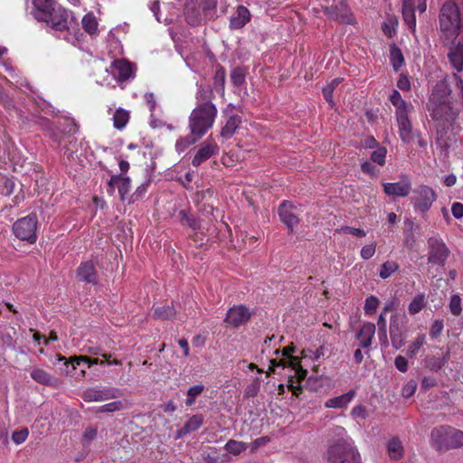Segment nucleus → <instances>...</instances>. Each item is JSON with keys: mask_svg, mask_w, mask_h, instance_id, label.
Returning a JSON list of instances; mask_svg holds the SVG:
<instances>
[{"mask_svg": "<svg viewBox=\"0 0 463 463\" xmlns=\"http://www.w3.org/2000/svg\"><path fill=\"white\" fill-rule=\"evenodd\" d=\"M203 422V419L202 415H193L184 425V427L186 429V431L193 432L196 430H198Z\"/></svg>", "mask_w": 463, "mask_h": 463, "instance_id": "46", "label": "nucleus"}, {"mask_svg": "<svg viewBox=\"0 0 463 463\" xmlns=\"http://www.w3.org/2000/svg\"><path fill=\"white\" fill-rule=\"evenodd\" d=\"M71 364L72 370H75L76 366H80L81 364H86L88 368H90L93 364L103 365V360L91 359L88 356H75L71 359Z\"/></svg>", "mask_w": 463, "mask_h": 463, "instance_id": "35", "label": "nucleus"}, {"mask_svg": "<svg viewBox=\"0 0 463 463\" xmlns=\"http://www.w3.org/2000/svg\"><path fill=\"white\" fill-rule=\"evenodd\" d=\"M413 109V106L411 103L406 102L405 104L396 107L395 116L396 120L409 119V113Z\"/></svg>", "mask_w": 463, "mask_h": 463, "instance_id": "50", "label": "nucleus"}, {"mask_svg": "<svg viewBox=\"0 0 463 463\" xmlns=\"http://www.w3.org/2000/svg\"><path fill=\"white\" fill-rule=\"evenodd\" d=\"M248 446L245 442L238 441L235 439H230L224 446L227 452L232 455H240L241 452L247 449Z\"/></svg>", "mask_w": 463, "mask_h": 463, "instance_id": "34", "label": "nucleus"}, {"mask_svg": "<svg viewBox=\"0 0 463 463\" xmlns=\"http://www.w3.org/2000/svg\"><path fill=\"white\" fill-rule=\"evenodd\" d=\"M424 307V296H416L409 305L408 310L411 315L419 313Z\"/></svg>", "mask_w": 463, "mask_h": 463, "instance_id": "48", "label": "nucleus"}, {"mask_svg": "<svg viewBox=\"0 0 463 463\" xmlns=\"http://www.w3.org/2000/svg\"><path fill=\"white\" fill-rule=\"evenodd\" d=\"M430 442L438 451H447L463 446V431L452 426L435 427L430 432Z\"/></svg>", "mask_w": 463, "mask_h": 463, "instance_id": "5", "label": "nucleus"}, {"mask_svg": "<svg viewBox=\"0 0 463 463\" xmlns=\"http://www.w3.org/2000/svg\"><path fill=\"white\" fill-rule=\"evenodd\" d=\"M439 26L448 58L458 71L463 70V13L454 2H446L439 13Z\"/></svg>", "mask_w": 463, "mask_h": 463, "instance_id": "2", "label": "nucleus"}, {"mask_svg": "<svg viewBox=\"0 0 463 463\" xmlns=\"http://www.w3.org/2000/svg\"><path fill=\"white\" fill-rule=\"evenodd\" d=\"M415 4L412 0H403L402 16L408 28L413 33L416 30Z\"/></svg>", "mask_w": 463, "mask_h": 463, "instance_id": "23", "label": "nucleus"}, {"mask_svg": "<svg viewBox=\"0 0 463 463\" xmlns=\"http://www.w3.org/2000/svg\"><path fill=\"white\" fill-rule=\"evenodd\" d=\"M449 359V353L447 352L442 357L428 356L425 359V366L431 371L438 372Z\"/></svg>", "mask_w": 463, "mask_h": 463, "instance_id": "28", "label": "nucleus"}, {"mask_svg": "<svg viewBox=\"0 0 463 463\" xmlns=\"http://www.w3.org/2000/svg\"><path fill=\"white\" fill-rule=\"evenodd\" d=\"M379 306V299L374 296H370L365 299L364 303V313L368 316H371L375 313L377 307Z\"/></svg>", "mask_w": 463, "mask_h": 463, "instance_id": "49", "label": "nucleus"}, {"mask_svg": "<svg viewBox=\"0 0 463 463\" xmlns=\"http://www.w3.org/2000/svg\"><path fill=\"white\" fill-rule=\"evenodd\" d=\"M97 429L90 427L84 430L83 438L89 441L94 439L97 436Z\"/></svg>", "mask_w": 463, "mask_h": 463, "instance_id": "64", "label": "nucleus"}, {"mask_svg": "<svg viewBox=\"0 0 463 463\" xmlns=\"http://www.w3.org/2000/svg\"><path fill=\"white\" fill-rule=\"evenodd\" d=\"M39 124L49 131V136L54 142L61 143V137L53 131L52 123L48 119L41 118H39Z\"/></svg>", "mask_w": 463, "mask_h": 463, "instance_id": "52", "label": "nucleus"}, {"mask_svg": "<svg viewBox=\"0 0 463 463\" xmlns=\"http://www.w3.org/2000/svg\"><path fill=\"white\" fill-rule=\"evenodd\" d=\"M428 262L438 266H444L450 254V250L444 241L441 239L431 237L428 240Z\"/></svg>", "mask_w": 463, "mask_h": 463, "instance_id": "11", "label": "nucleus"}, {"mask_svg": "<svg viewBox=\"0 0 463 463\" xmlns=\"http://www.w3.org/2000/svg\"><path fill=\"white\" fill-rule=\"evenodd\" d=\"M288 367L294 371V375L289 376L288 387L294 395H298L297 392L300 390L299 384L307 377V371L302 368L298 357L288 359Z\"/></svg>", "mask_w": 463, "mask_h": 463, "instance_id": "14", "label": "nucleus"}, {"mask_svg": "<svg viewBox=\"0 0 463 463\" xmlns=\"http://www.w3.org/2000/svg\"><path fill=\"white\" fill-rule=\"evenodd\" d=\"M240 124L241 118L238 115L231 116L226 121L224 127L222 128L221 136L224 138L232 137Z\"/></svg>", "mask_w": 463, "mask_h": 463, "instance_id": "26", "label": "nucleus"}, {"mask_svg": "<svg viewBox=\"0 0 463 463\" xmlns=\"http://www.w3.org/2000/svg\"><path fill=\"white\" fill-rule=\"evenodd\" d=\"M217 115V109L211 101L202 102L189 117V128L193 135L201 138L213 127Z\"/></svg>", "mask_w": 463, "mask_h": 463, "instance_id": "4", "label": "nucleus"}, {"mask_svg": "<svg viewBox=\"0 0 463 463\" xmlns=\"http://www.w3.org/2000/svg\"><path fill=\"white\" fill-rule=\"evenodd\" d=\"M403 448L398 438H392L387 444V453L392 459H399L402 457Z\"/></svg>", "mask_w": 463, "mask_h": 463, "instance_id": "30", "label": "nucleus"}, {"mask_svg": "<svg viewBox=\"0 0 463 463\" xmlns=\"http://www.w3.org/2000/svg\"><path fill=\"white\" fill-rule=\"evenodd\" d=\"M451 213L455 218H457V219L462 218L463 217V203H454L451 206Z\"/></svg>", "mask_w": 463, "mask_h": 463, "instance_id": "63", "label": "nucleus"}, {"mask_svg": "<svg viewBox=\"0 0 463 463\" xmlns=\"http://www.w3.org/2000/svg\"><path fill=\"white\" fill-rule=\"evenodd\" d=\"M417 389V383L413 380L409 381L402 388V394L404 398L411 397Z\"/></svg>", "mask_w": 463, "mask_h": 463, "instance_id": "55", "label": "nucleus"}, {"mask_svg": "<svg viewBox=\"0 0 463 463\" xmlns=\"http://www.w3.org/2000/svg\"><path fill=\"white\" fill-rule=\"evenodd\" d=\"M412 193L411 203L416 213H424L428 212L437 200L436 192L431 187L425 184L419 185Z\"/></svg>", "mask_w": 463, "mask_h": 463, "instance_id": "9", "label": "nucleus"}, {"mask_svg": "<svg viewBox=\"0 0 463 463\" xmlns=\"http://www.w3.org/2000/svg\"><path fill=\"white\" fill-rule=\"evenodd\" d=\"M120 391L115 387H90L83 391L81 398L86 402H102L119 397Z\"/></svg>", "mask_w": 463, "mask_h": 463, "instance_id": "12", "label": "nucleus"}, {"mask_svg": "<svg viewBox=\"0 0 463 463\" xmlns=\"http://www.w3.org/2000/svg\"><path fill=\"white\" fill-rule=\"evenodd\" d=\"M383 191L388 196L392 197H405L409 195L411 191V179L404 175L402 180L396 183H383Z\"/></svg>", "mask_w": 463, "mask_h": 463, "instance_id": "15", "label": "nucleus"}, {"mask_svg": "<svg viewBox=\"0 0 463 463\" xmlns=\"http://www.w3.org/2000/svg\"><path fill=\"white\" fill-rule=\"evenodd\" d=\"M126 409V405L122 401H114L104 405L98 407L97 412L105 413V412H116L120 411Z\"/></svg>", "mask_w": 463, "mask_h": 463, "instance_id": "38", "label": "nucleus"}, {"mask_svg": "<svg viewBox=\"0 0 463 463\" xmlns=\"http://www.w3.org/2000/svg\"><path fill=\"white\" fill-rule=\"evenodd\" d=\"M443 327H444L443 321L435 320L434 323L432 324V326L430 331V337L431 338L438 337L441 334Z\"/></svg>", "mask_w": 463, "mask_h": 463, "instance_id": "59", "label": "nucleus"}, {"mask_svg": "<svg viewBox=\"0 0 463 463\" xmlns=\"http://www.w3.org/2000/svg\"><path fill=\"white\" fill-rule=\"evenodd\" d=\"M401 139L409 143L412 140V127L409 119L397 120Z\"/></svg>", "mask_w": 463, "mask_h": 463, "instance_id": "29", "label": "nucleus"}, {"mask_svg": "<svg viewBox=\"0 0 463 463\" xmlns=\"http://www.w3.org/2000/svg\"><path fill=\"white\" fill-rule=\"evenodd\" d=\"M175 315L173 307L165 305L156 308L154 317L156 319L166 320L172 318Z\"/></svg>", "mask_w": 463, "mask_h": 463, "instance_id": "40", "label": "nucleus"}, {"mask_svg": "<svg viewBox=\"0 0 463 463\" xmlns=\"http://www.w3.org/2000/svg\"><path fill=\"white\" fill-rule=\"evenodd\" d=\"M350 414L355 420H365L368 417L366 407L361 404L354 406Z\"/></svg>", "mask_w": 463, "mask_h": 463, "instance_id": "54", "label": "nucleus"}, {"mask_svg": "<svg viewBox=\"0 0 463 463\" xmlns=\"http://www.w3.org/2000/svg\"><path fill=\"white\" fill-rule=\"evenodd\" d=\"M295 209L293 203L288 201L282 202L278 209L280 221L291 231L299 222V219L294 213Z\"/></svg>", "mask_w": 463, "mask_h": 463, "instance_id": "16", "label": "nucleus"}, {"mask_svg": "<svg viewBox=\"0 0 463 463\" xmlns=\"http://www.w3.org/2000/svg\"><path fill=\"white\" fill-rule=\"evenodd\" d=\"M250 11L245 6L240 5L230 19V27L233 30L241 29L250 21Z\"/></svg>", "mask_w": 463, "mask_h": 463, "instance_id": "20", "label": "nucleus"}, {"mask_svg": "<svg viewBox=\"0 0 463 463\" xmlns=\"http://www.w3.org/2000/svg\"><path fill=\"white\" fill-rule=\"evenodd\" d=\"M397 87L403 91H409L411 90L409 78L404 74H401L397 81Z\"/></svg>", "mask_w": 463, "mask_h": 463, "instance_id": "60", "label": "nucleus"}, {"mask_svg": "<svg viewBox=\"0 0 463 463\" xmlns=\"http://www.w3.org/2000/svg\"><path fill=\"white\" fill-rule=\"evenodd\" d=\"M32 15L45 23L58 38L69 41L68 13L54 0H33Z\"/></svg>", "mask_w": 463, "mask_h": 463, "instance_id": "3", "label": "nucleus"}, {"mask_svg": "<svg viewBox=\"0 0 463 463\" xmlns=\"http://www.w3.org/2000/svg\"><path fill=\"white\" fill-rule=\"evenodd\" d=\"M78 277L87 283L95 284L97 281V273L93 261L89 260L81 263L77 269Z\"/></svg>", "mask_w": 463, "mask_h": 463, "instance_id": "21", "label": "nucleus"}, {"mask_svg": "<svg viewBox=\"0 0 463 463\" xmlns=\"http://www.w3.org/2000/svg\"><path fill=\"white\" fill-rule=\"evenodd\" d=\"M250 317V314L244 306H235L227 312L225 321L234 327L245 324Z\"/></svg>", "mask_w": 463, "mask_h": 463, "instance_id": "17", "label": "nucleus"}, {"mask_svg": "<svg viewBox=\"0 0 463 463\" xmlns=\"http://www.w3.org/2000/svg\"><path fill=\"white\" fill-rule=\"evenodd\" d=\"M329 463H361L360 455L352 439H340L326 452Z\"/></svg>", "mask_w": 463, "mask_h": 463, "instance_id": "7", "label": "nucleus"}, {"mask_svg": "<svg viewBox=\"0 0 463 463\" xmlns=\"http://www.w3.org/2000/svg\"><path fill=\"white\" fill-rule=\"evenodd\" d=\"M246 71L241 67L234 68L231 72V81L236 87H241L245 83Z\"/></svg>", "mask_w": 463, "mask_h": 463, "instance_id": "42", "label": "nucleus"}, {"mask_svg": "<svg viewBox=\"0 0 463 463\" xmlns=\"http://www.w3.org/2000/svg\"><path fill=\"white\" fill-rule=\"evenodd\" d=\"M449 312L455 316L458 317L460 316L462 312V307H461V298L459 295L454 294L450 297V300L449 303Z\"/></svg>", "mask_w": 463, "mask_h": 463, "instance_id": "44", "label": "nucleus"}, {"mask_svg": "<svg viewBox=\"0 0 463 463\" xmlns=\"http://www.w3.org/2000/svg\"><path fill=\"white\" fill-rule=\"evenodd\" d=\"M394 364L396 368L402 373H405L408 370V362L406 358L402 355H398L395 358Z\"/></svg>", "mask_w": 463, "mask_h": 463, "instance_id": "62", "label": "nucleus"}, {"mask_svg": "<svg viewBox=\"0 0 463 463\" xmlns=\"http://www.w3.org/2000/svg\"><path fill=\"white\" fill-rule=\"evenodd\" d=\"M390 101L395 108L406 103V101L402 98L400 92L396 90H394L390 95Z\"/></svg>", "mask_w": 463, "mask_h": 463, "instance_id": "61", "label": "nucleus"}, {"mask_svg": "<svg viewBox=\"0 0 463 463\" xmlns=\"http://www.w3.org/2000/svg\"><path fill=\"white\" fill-rule=\"evenodd\" d=\"M130 179L120 175H112V184H117V188L121 200H125V196L130 191Z\"/></svg>", "mask_w": 463, "mask_h": 463, "instance_id": "27", "label": "nucleus"}, {"mask_svg": "<svg viewBox=\"0 0 463 463\" xmlns=\"http://www.w3.org/2000/svg\"><path fill=\"white\" fill-rule=\"evenodd\" d=\"M425 344L426 335L424 334L418 335L417 337L408 345L407 355L410 358H414Z\"/></svg>", "mask_w": 463, "mask_h": 463, "instance_id": "32", "label": "nucleus"}, {"mask_svg": "<svg viewBox=\"0 0 463 463\" xmlns=\"http://www.w3.org/2000/svg\"><path fill=\"white\" fill-rule=\"evenodd\" d=\"M217 0H187L184 7L186 22L192 26H197L204 20L214 17Z\"/></svg>", "mask_w": 463, "mask_h": 463, "instance_id": "6", "label": "nucleus"}, {"mask_svg": "<svg viewBox=\"0 0 463 463\" xmlns=\"http://www.w3.org/2000/svg\"><path fill=\"white\" fill-rule=\"evenodd\" d=\"M219 150V146L214 140L206 139L197 147L196 153L192 159V165L195 167L199 166L213 156L217 155Z\"/></svg>", "mask_w": 463, "mask_h": 463, "instance_id": "13", "label": "nucleus"}, {"mask_svg": "<svg viewBox=\"0 0 463 463\" xmlns=\"http://www.w3.org/2000/svg\"><path fill=\"white\" fill-rule=\"evenodd\" d=\"M390 60L395 71H398L404 64L403 54L401 49L396 45H392L390 47Z\"/></svg>", "mask_w": 463, "mask_h": 463, "instance_id": "31", "label": "nucleus"}, {"mask_svg": "<svg viewBox=\"0 0 463 463\" xmlns=\"http://www.w3.org/2000/svg\"><path fill=\"white\" fill-rule=\"evenodd\" d=\"M387 149L383 146H379L374 150L370 156L372 162L383 165L385 164Z\"/></svg>", "mask_w": 463, "mask_h": 463, "instance_id": "47", "label": "nucleus"}, {"mask_svg": "<svg viewBox=\"0 0 463 463\" xmlns=\"http://www.w3.org/2000/svg\"><path fill=\"white\" fill-rule=\"evenodd\" d=\"M30 375L36 383L46 386L54 385L56 383V380L53 376L41 368L33 369Z\"/></svg>", "mask_w": 463, "mask_h": 463, "instance_id": "24", "label": "nucleus"}, {"mask_svg": "<svg viewBox=\"0 0 463 463\" xmlns=\"http://www.w3.org/2000/svg\"><path fill=\"white\" fill-rule=\"evenodd\" d=\"M111 73L118 80H127L133 77L132 65L125 60H116L110 67Z\"/></svg>", "mask_w": 463, "mask_h": 463, "instance_id": "18", "label": "nucleus"}, {"mask_svg": "<svg viewBox=\"0 0 463 463\" xmlns=\"http://www.w3.org/2000/svg\"><path fill=\"white\" fill-rule=\"evenodd\" d=\"M355 395L356 392L354 390H350L349 392L340 396L330 398L327 401H326L325 407L334 409H345L354 399Z\"/></svg>", "mask_w": 463, "mask_h": 463, "instance_id": "19", "label": "nucleus"}, {"mask_svg": "<svg viewBox=\"0 0 463 463\" xmlns=\"http://www.w3.org/2000/svg\"><path fill=\"white\" fill-rule=\"evenodd\" d=\"M392 345L395 349H400L404 345V337L398 326L390 327Z\"/></svg>", "mask_w": 463, "mask_h": 463, "instance_id": "41", "label": "nucleus"}, {"mask_svg": "<svg viewBox=\"0 0 463 463\" xmlns=\"http://www.w3.org/2000/svg\"><path fill=\"white\" fill-rule=\"evenodd\" d=\"M224 85H225V71L222 67H219L215 71V74L213 77V86L218 91H221L222 94H223L224 93Z\"/></svg>", "mask_w": 463, "mask_h": 463, "instance_id": "43", "label": "nucleus"}, {"mask_svg": "<svg viewBox=\"0 0 463 463\" xmlns=\"http://www.w3.org/2000/svg\"><path fill=\"white\" fill-rule=\"evenodd\" d=\"M428 110L432 119L443 126L453 121L463 109V80L456 73L449 82H437L428 102Z\"/></svg>", "mask_w": 463, "mask_h": 463, "instance_id": "1", "label": "nucleus"}, {"mask_svg": "<svg viewBox=\"0 0 463 463\" xmlns=\"http://www.w3.org/2000/svg\"><path fill=\"white\" fill-rule=\"evenodd\" d=\"M399 268V265L394 261H386L381 266L380 269V277L382 279L389 278L392 273H394Z\"/></svg>", "mask_w": 463, "mask_h": 463, "instance_id": "45", "label": "nucleus"}, {"mask_svg": "<svg viewBox=\"0 0 463 463\" xmlns=\"http://www.w3.org/2000/svg\"><path fill=\"white\" fill-rule=\"evenodd\" d=\"M361 169L363 173L372 177H377L380 172L379 169H377L374 165H372V163L367 161L362 163Z\"/></svg>", "mask_w": 463, "mask_h": 463, "instance_id": "57", "label": "nucleus"}, {"mask_svg": "<svg viewBox=\"0 0 463 463\" xmlns=\"http://www.w3.org/2000/svg\"><path fill=\"white\" fill-rule=\"evenodd\" d=\"M337 232L349 233L356 237H364L366 235V232L364 230L350 226H343L339 230H337Z\"/></svg>", "mask_w": 463, "mask_h": 463, "instance_id": "58", "label": "nucleus"}, {"mask_svg": "<svg viewBox=\"0 0 463 463\" xmlns=\"http://www.w3.org/2000/svg\"><path fill=\"white\" fill-rule=\"evenodd\" d=\"M375 334V326L373 323H365L363 325L357 334L362 348H368L372 345V340Z\"/></svg>", "mask_w": 463, "mask_h": 463, "instance_id": "22", "label": "nucleus"}, {"mask_svg": "<svg viewBox=\"0 0 463 463\" xmlns=\"http://www.w3.org/2000/svg\"><path fill=\"white\" fill-rule=\"evenodd\" d=\"M204 389L205 387L203 384H196L191 386L187 390V398L185 400V405L192 406L195 402L196 398L202 394Z\"/></svg>", "mask_w": 463, "mask_h": 463, "instance_id": "36", "label": "nucleus"}, {"mask_svg": "<svg viewBox=\"0 0 463 463\" xmlns=\"http://www.w3.org/2000/svg\"><path fill=\"white\" fill-rule=\"evenodd\" d=\"M322 1L321 7L329 19L349 24L354 23V18L345 0H333L332 5H329V0Z\"/></svg>", "mask_w": 463, "mask_h": 463, "instance_id": "10", "label": "nucleus"}, {"mask_svg": "<svg viewBox=\"0 0 463 463\" xmlns=\"http://www.w3.org/2000/svg\"><path fill=\"white\" fill-rule=\"evenodd\" d=\"M28 435H29L28 429L23 428L21 430H14L13 432L12 439L15 444L20 445L26 440V439L28 438Z\"/></svg>", "mask_w": 463, "mask_h": 463, "instance_id": "53", "label": "nucleus"}, {"mask_svg": "<svg viewBox=\"0 0 463 463\" xmlns=\"http://www.w3.org/2000/svg\"><path fill=\"white\" fill-rule=\"evenodd\" d=\"M261 379L255 377L253 381L245 388L246 397H255L260 392Z\"/></svg>", "mask_w": 463, "mask_h": 463, "instance_id": "51", "label": "nucleus"}, {"mask_svg": "<svg viewBox=\"0 0 463 463\" xmlns=\"http://www.w3.org/2000/svg\"><path fill=\"white\" fill-rule=\"evenodd\" d=\"M129 120V112L121 108L118 109L113 115V124L118 129H122L126 127Z\"/></svg>", "mask_w": 463, "mask_h": 463, "instance_id": "33", "label": "nucleus"}, {"mask_svg": "<svg viewBox=\"0 0 463 463\" xmlns=\"http://www.w3.org/2000/svg\"><path fill=\"white\" fill-rule=\"evenodd\" d=\"M376 250V245L374 243L365 245L362 248L360 255L364 260L371 259Z\"/></svg>", "mask_w": 463, "mask_h": 463, "instance_id": "56", "label": "nucleus"}, {"mask_svg": "<svg viewBox=\"0 0 463 463\" xmlns=\"http://www.w3.org/2000/svg\"><path fill=\"white\" fill-rule=\"evenodd\" d=\"M81 23L83 29L90 34H94L97 32L98 23L92 13L84 15Z\"/></svg>", "mask_w": 463, "mask_h": 463, "instance_id": "37", "label": "nucleus"}, {"mask_svg": "<svg viewBox=\"0 0 463 463\" xmlns=\"http://www.w3.org/2000/svg\"><path fill=\"white\" fill-rule=\"evenodd\" d=\"M179 222L183 226H187L193 231H200L201 230V222L199 219L191 215L187 211L181 210L178 213Z\"/></svg>", "mask_w": 463, "mask_h": 463, "instance_id": "25", "label": "nucleus"}, {"mask_svg": "<svg viewBox=\"0 0 463 463\" xmlns=\"http://www.w3.org/2000/svg\"><path fill=\"white\" fill-rule=\"evenodd\" d=\"M200 138H197L196 135L191 134L188 137H181L176 141L175 149L178 153L184 152L191 145L197 142Z\"/></svg>", "mask_w": 463, "mask_h": 463, "instance_id": "39", "label": "nucleus"}, {"mask_svg": "<svg viewBox=\"0 0 463 463\" xmlns=\"http://www.w3.org/2000/svg\"><path fill=\"white\" fill-rule=\"evenodd\" d=\"M37 216L31 213L25 217L18 219L13 224V232L14 235L21 241H26L29 243H34L37 240Z\"/></svg>", "mask_w": 463, "mask_h": 463, "instance_id": "8", "label": "nucleus"}]
</instances>
